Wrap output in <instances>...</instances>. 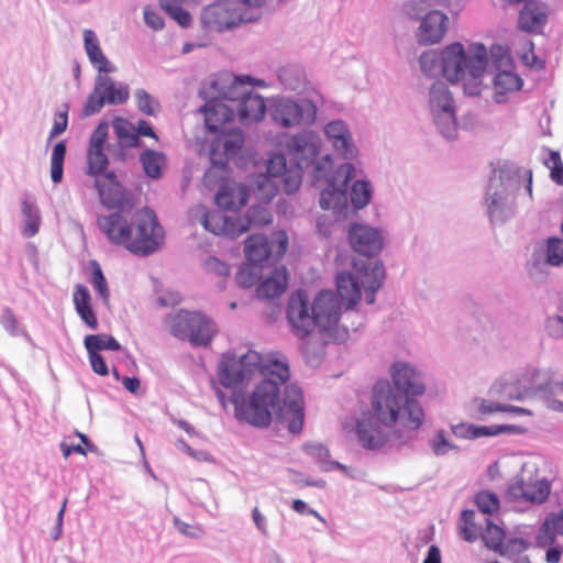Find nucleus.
<instances>
[{
	"instance_id": "obj_1",
	"label": "nucleus",
	"mask_w": 563,
	"mask_h": 563,
	"mask_svg": "<svg viewBox=\"0 0 563 563\" xmlns=\"http://www.w3.org/2000/svg\"><path fill=\"white\" fill-rule=\"evenodd\" d=\"M289 375L286 362L264 361L253 350L242 355L223 354L218 363L219 383L231 390L230 401L239 419L263 428L275 417L291 433H299L303 426L301 389L290 384L280 398V387Z\"/></svg>"
},
{
	"instance_id": "obj_2",
	"label": "nucleus",
	"mask_w": 563,
	"mask_h": 563,
	"mask_svg": "<svg viewBox=\"0 0 563 563\" xmlns=\"http://www.w3.org/2000/svg\"><path fill=\"white\" fill-rule=\"evenodd\" d=\"M424 412L420 402L402 395L388 382H379L373 389L371 409L356 420L358 443L367 450L383 448L390 435L417 431L423 423Z\"/></svg>"
},
{
	"instance_id": "obj_3",
	"label": "nucleus",
	"mask_w": 563,
	"mask_h": 563,
	"mask_svg": "<svg viewBox=\"0 0 563 563\" xmlns=\"http://www.w3.org/2000/svg\"><path fill=\"white\" fill-rule=\"evenodd\" d=\"M349 242L352 249L367 258L376 256L384 247V235L380 229L355 223L349 230ZM354 273H340L336 276V288L346 311L358 303L362 289L368 305L374 303L375 292L382 287L385 272L380 261L367 260L353 263Z\"/></svg>"
},
{
	"instance_id": "obj_4",
	"label": "nucleus",
	"mask_w": 563,
	"mask_h": 563,
	"mask_svg": "<svg viewBox=\"0 0 563 563\" xmlns=\"http://www.w3.org/2000/svg\"><path fill=\"white\" fill-rule=\"evenodd\" d=\"M420 69L428 76L442 74L451 82H463L464 92L478 96L487 68V49L482 43L460 42L445 46L440 53L427 51L419 58Z\"/></svg>"
},
{
	"instance_id": "obj_5",
	"label": "nucleus",
	"mask_w": 563,
	"mask_h": 563,
	"mask_svg": "<svg viewBox=\"0 0 563 563\" xmlns=\"http://www.w3.org/2000/svg\"><path fill=\"white\" fill-rule=\"evenodd\" d=\"M98 225L110 242L137 255L152 254L164 243V230L148 208L135 212L132 223L122 213L114 212L99 217Z\"/></svg>"
},
{
	"instance_id": "obj_6",
	"label": "nucleus",
	"mask_w": 563,
	"mask_h": 563,
	"mask_svg": "<svg viewBox=\"0 0 563 563\" xmlns=\"http://www.w3.org/2000/svg\"><path fill=\"white\" fill-rule=\"evenodd\" d=\"M254 87L266 88L267 84L263 79L232 73H220L211 78V88L233 104L235 114L244 124L263 120L268 110L264 98L254 91Z\"/></svg>"
},
{
	"instance_id": "obj_7",
	"label": "nucleus",
	"mask_w": 563,
	"mask_h": 563,
	"mask_svg": "<svg viewBox=\"0 0 563 563\" xmlns=\"http://www.w3.org/2000/svg\"><path fill=\"white\" fill-rule=\"evenodd\" d=\"M323 141L313 130H302L286 134L282 143V151L295 165L299 173H308L316 180H328L333 170V157L323 153Z\"/></svg>"
},
{
	"instance_id": "obj_8",
	"label": "nucleus",
	"mask_w": 563,
	"mask_h": 563,
	"mask_svg": "<svg viewBox=\"0 0 563 563\" xmlns=\"http://www.w3.org/2000/svg\"><path fill=\"white\" fill-rule=\"evenodd\" d=\"M167 331L180 340H187L194 346H207L218 332L216 323L199 311L180 310L165 319Z\"/></svg>"
},
{
	"instance_id": "obj_9",
	"label": "nucleus",
	"mask_w": 563,
	"mask_h": 563,
	"mask_svg": "<svg viewBox=\"0 0 563 563\" xmlns=\"http://www.w3.org/2000/svg\"><path fill=\"white\" fill-rule=\"evenodd\" d=\"M427 109L437 130L446 140L457 137L456 106L451 90L444 81H434L427 97Z\"/></svg>"
},
{
	"instance_id": "obj_10",
	"label": "nucleus",
	"mask_w": 563,
	"mask_h": 563,
	"mask_svg": "<svg viewBox=\"0 0 563 563\" xmlns=\"http://www.w3.org/2000/svg\"><path fill=\"white\" fill-rule=\"evenodd\" d=\"M318 108L308 98L294 99L277 96L268 102V114L272 121L283 129H295L312 125L317 120Z\"/></svg>"
},
{
	"instance_id": "obj_11",
	"label": "nucleus",
	"mask_w": 563,
	"mask_h": 563,
	"mask_svg": "<svg viewBox=\"0 0 563 563\" xmlns=\"http://www.w3.org/2000/svg\"><path fill=\"white\" fill-rule=\"evenodd\" d=\"M550 482L539 474L537 464L527 462L512 478L506 489V496L512 501L542 504L550 495Z\"/></svg>"
},
{
	"instance_id": "obj_12",
	"label": "nucleus",
	"mask_w": 563,
	"mask_h": 563,
	"mask_svg": "<svg viewBox=\"0 0 563 563\" xmlns=\"http://www.w3.org/2000/svg\"><path fill=\"white\" fill-rule=\"evenodd\" d=\"M355 177V167L351 163L340 165L322 190L319 205L323 210H332L336 219L344 218L349 210L347 184Z\"/></svg>"
},
{
	"instance_id": "obj_13",
	"label": "nucleus",
	"mask_w": 563,
	"mask_h": 563,
	"mask_svg": "<svg viewBox=\"0 0 563 563\" xmlns=\"http://www.w3.org/2000/svg\"><path fill=\"white\" fill-rule=\"evenodd\" d=\"M515 184L501 175L490 177L484 205L492 221L504 222L512 216L515 203Z\"/></svg>"
},
{
	"instance_id": "obj_14",
	"label": "nucleus",
	"mask_w": 563,
	"mask_h": 563,
	"mask_svg": "<svg viewBox=\"0 0 563 563\" xmlns=\"http://www.w3.org/2000/svg\"><path fill=\"white\" fill-rule=\"evenodd\" d=\"M130 88L124 82L114 81L107 74L96 77L93 90L87 97L82 114L90 117L99 112L104 104H123L129 100Z\"/></svg>"
},
{
	"instance_id": "obj_15",
	"label": "nucleus",
	"mask_w": 563,
	"mask_h": 563,
	"mask_svg": "<svg viewBox=\"0 0 563 563\" xmlns=\"http://www.w3.org/2000/svg\"><path fill=\"white\" fill-rule=\"evenodd\" d=\"M492 63L499 71L493 79L494 100L503 103L508 93L518 91L522 86V79L508 69L511 58L508 52L500 45H494L487 52V65Z\"/></svg>"
},
{
	"instance_id": "obj_16",
	"label": "nucleus",
	"mask_w": 563,
	"mask_h": 563,
	"mask_svg": "<svg viewBox=\"0 0 563 563\" xmlns=\"http://www.w3.org/2000/svg\"><path fill=\"white\" fill-rule=\"evenodd\" d=\"M563 233V221H562ZM563 266V239L549 236L540 239L532 244L528 260V272L530 276H540L548 273L550 267Z\"/></svg>"
},
{
	"instance_id": "obj_17",
	"label": "nucleus",
	"mask_w": 563,
	"mask_h": 563,
	"mask_svg": "<svg viewBox=\"0 0 563 563\" xmlns=\"http://www.w3.org/2000/svg\"><path fill=\"white\" fill-rule=\"evenodd\" d=\"M316 329L327 338L336 339L340 329L341 302L331 290L320 291L312 301Z\"/></svg>"
},
{
	"instance_id": "obj_18",
	"label": "nucleus",
	"mask_w": 563,
	"mask_h": 563,
	"mask_svg": "<svg viewBox=\"0 0 563 563\" xmlns=\"http://www.w3.org/2000/svg\"><path fill=\"white\" fill-rule=\"evenodd\" d=\"M286 317L292 333L300 339L317 330L312 302L302 290H298L289 297Z\"/></svg>"
},
{
	"instance_id": "obj_19",
	"label": "nucleus",
	"mask_w": 563,
	"mask_h": 563,
	"mask_svg": "<svg viewBox=\"0 0 563 563\" xmlns=\"http://www.w3.org/2000/svg\"><path fill=\"white\" fill-rule=\"evenodd\" d=\"M389 375L393 388L415 399L426 393V384L421 372L406 361H396L390 365Z\"/></svg>"
},
{
	"instance_id": "obj_20",
	"label": "nucleus",
	"mask_w": 563,
	"mask_h": 563,
	"mask_svg": "<svg viewBox=\"0 0 563 563\" xmlns=\"http://www.w3.org/2000/svg\"><path fill=\"white\" fill-rule=\"evenodd\" d=\"M200 216V224L216 235L234 239L247 231V222H239L236 214H227L221 210L205 211L202 207L196 209Z\"/></svg>"
},
{
	"instance_id": "obj_21",
	"label": "nucleus",
	"mask_w": 563,
	"mask_h": 563,
	"mask_svg": "<svg viewBox=\"0 0 563 563\" xmlns=\"http://www.w3.org/2000/svg\"><path fill=\"white\" fill-rule=\"evenodd\" d=\"M288 238L284 231L275 234L273 241L268 242L264 235L254 234L250 236L245 244V254L253 264L267 261L269 257L275 260L282 257L287 251Z\"/></svg>"
},
{
	"instance_id": "obj_22",
	"label": "nucleus",
	"mask_w": 563,
	"mask_h": 563,
	"mask_svg": "<svg viewBox=\"0 0 563 563\" xmlns=\"http://www.w3.org/2000/svg\"><path fill=\"white\" fill-rule=\"evenodd\" d=\"M322 131L325 140L339 157L347 161L357 158L358 148L349 125L343 120L329 121L324 124Z\"/></svg>"
},
{
	"instance_id": "obj_23",
	"label": "nucleus",
	"mask_w": 563,
	"mask_h": 563,
	"mask_svg": "<svg viewBox=\"0 0 563 563\" xmlns=\"http://www.w3.org/2000/svg\"><path fill=\"white\" fill-rule=\"evenodd\" d=\"M412 20L420 21L416 37L422 45L440 43L449 27V18L440 10H426L419 18Z\"/></svg>"
},
{
	"instance_id": "obj_24",
	"label": "nucleus",
	"mask_w": 563,
	"mask_h": 563,
	"mask_svg": "<svg viewBox=\"0 0 563 563\" xmlns=\"http://www.w3.org/2000/svg\"><path fill=\"white\" fill-rule=\"evenodd\" d=\"M211 142L210 159L214 166L224 167L227 161L233 157L244 143V137L239 129H222Z\"/></svg>"
},
{
	"instance_id": "obj_25",
	"label": "nucleus",
	"mask_w": 563,
	"mask_h": 563,
	"mask_svg": "<svg viewBox=\"0 0 563 563\" xmlns=\"http://www.w3.org/2000/svg\"><path fill=\"white\" fill-rule=\"evenodd\" d=\"M109 125L100 122L89 139L87 151L88 175L100 177L106 172L109 161L104 154V144L108 139Z\"/></svg>"
},
{
	"instance_id": "obj_26",
	"label": "nucleus",
	"mask_w": 563,
	"mask_h": 563,
	"mask_svg": "<svg viewBox=\"0 0 563 563\" xmlns=\"http://www.w3.org/2000/svg\"><path fill=\"white\" fill-rule=\"evenodd\" d=\"M210 95L212 98L201 109L205 114L206 126L210 132H218L225 129V124L230 123L235 117L233 104L225 103V99L220 97L211 88L209 82Z\"/></svg>"
},
{
	"instance_id": "obj_27",
	"label": "nucleus",
	"mask_w": 563,
	"mask_h": 563,
	"mask_svg": "<svg viewBox=\"0 0 563 563\" xmlns=\"http://www.w3.org/2000/svg\"><path fill=\"white\" fill-rule=\"evenodd\" d=\"M95 187L98 190L100 201L103 206L111 209H122L124 207L125 191L117 180L113 172H108L102 177H97Z\"/></svg>"
},
{
	"instance_id": "obj_28",
	"label": "nucleus",
	"mask_w": 563,
	"mask_h": 563,
	"mask_svg": "<svg viewBox=\"0 0 563 563\" xmlns=\"http://www.w3.org/2000/svg\"><path fill=\"white\" fill-rule=\"evenodd\" d=\"M519 428L512 424H498V426H475L472 423H456L451 426L453 435L460 439H478L483 437H494L500 433H512Z\"/></svg>"
},
{
	"instance_id": "obj_29",
	"label": "nucleus",
	"mask_w": 563,
	"mask_h": 563,
	"mask_svg": "<svg viewBox=\"0 0 563 563\" xmlns=\"http://www.w3.org/2000/svg\"><path fill=\"white\" fill-rule=\"evenodd\" d=\"M84 47L89 62L99 71V74L117 71V66L103 54L99 40L93 31L88 29L84 31Z\"/></svg>"
},
{
	"instance_id": "obj_30",
	"label": "nucleus",
	"mask_w": 563,
	"mask_h": 563,
	"mask_svg": "<svg viewBox=\"0 0 563 563\" xmlns=\"http://www.w3.org/2000/svg\"><path fill=\"white\" fill-rule=\"evenodd\" d=\"M249 192L244 185L225 183L216 195V203L225 210H235L246 203Z\"/></svg>"
},
{
	"instance_id": "obj_31",
	"label": "nucleus",
	"mask_w": 563,
	"mask_h": 563,
	"mask_svg": "<svg viewBox=\"0 0 563 563\" xmlns=\"http://www.w3.org/2000/svg\"><path fill=\"white\" fill-rule=\"evenodd\" d=\"M288 157L283 152L282 154H274L269 157L266 165V170L271 177H284L285 190L287 192L295 191L301 181L300 173H288L286 161Z\"/></svg>"
},
{
	"instance_id": "obj_32",
	"label": "nucleus",
	"mask_w": 563,
	"mask_h": 563,
	"mask_svg": "<svg viewBox=\"0 0 563 563\" xmlns=\"http://www.w3.org/2000/svg\"><path fill=\"white\" fill-rule=\"evenodd\" d=\"M537 543L541 548L553 543L563 544V511L547 517L537 536Z\"/></svg>"
},
{
	"instance_id": "obj_33",
	"label": "nucleus",
	"mask_w": 563,
	"mask_h": 563,
	"mask_svg": "<svg viewBox=\"0 0 563 563\" xmlns=\"http://www.w3.org/2000/svg\"><path fill=\"white\" fill-rule=\"evenodd\" d=\"M287 284L286 268L284 266L276 267L258 286L257 296L267 299L278 297L286 290Z\"/></svg>"
},
{
	"instance_id": "obj_34",
	"label": "nucleus",
	"mask_w": 563,
	"mask_h": 563,
	"mask_svg": "<svg viewBox=\"0 0 563 563\" xmlns=\"http://www.w3.org/2000/svg\"><path fill=\"white\" fill-rule=\"evenodd\" d=\"M73 301L76 312L80 319L92 330L98 328V320L91 308V296L88 288L84 285H76Z\"/></svg>"
},
{
	"instance_id": "obj_35",
	"label": "nucleus",
	"mask_w": 563,
	"mask_h": 563,
	"mask_svg": "<svg viewBox=\"0 0 563 563\" xmlns=\"http://www.w3.org/2000/svg\"><path fill=\"white\" fill-rule=\"evenodd\" d=\"M305 452L312 457L323 472H330L332 470H340L346 475L354 477L351 473L350 467L340 462L332 461L330 459V451L321 443H310L305 445Z\"/></svg>"
},
{
	"instance_id": "obj_36",
	"label": "nucleus",
	"mask_w": 563,
	"mask_h": 563,
	"mask_svg": "<svg viewBox=\"0 0 563 563\" xmlns=\"http://www.w3.org/2000/svg\"><path fill=\"white\" fill-rule=\"evenodd\" d=\"M547 21V10L543 4L529 1L525 4L519 15V26L525 31H536Z\"/></svg>"
},
{
	"instance_id": "obj_37",
	"label": "nucleus",
	"mask_w": 563,
	"mask_h": 563,
	"mask_svg": "<svg viewBox=\"0 0 563 563\" xmlns=\"http://www.w3.org/2000/svg\"><path fill=\"white\" fill-rule=\"evenodd\" d=\"M21 233L24 238L29 239L36 235L40 231L42 223V216L38 207L29 199L21 202Z\"/></svg>"
},
{
	"instance_id": "obj_38",
	"label": "nucleus",
	"mask_w": 563,
	"mask_h": 563,
	"mask_svg": "<svg viewBox=\"0 0 563 563\" xmlns=\"http://www.w3.org/2000/svg\"><path fill=\"white\" fill-rule=\"evenodd\" d=\"M277 77L279 84L289 91H300L307 84L305 70L296 65L280 67Z\"/></svg>"
},
{
	"instance_id": "obj_39",
	"label": "nucleus",
	"mask_w": 563,
	"mask_h": 563,
	"mask_svg": "<svg viewBox=\"0 0 563 563\" xmlns=\"http://www.w3.org/2000/svg\"><path fill=\"white\" fill-rule=\"evenodd\" d=\"M202 24L213 31H221L230 25L228 10L221 3L206 7L201 12Z\"/></svg>"
},
{
	"instance_id": "obj_40",
	"label": "nucleus",
	"mask_w": 563,
	"mask_h": 563,
	"mask_svg": "<svg viewBox=\"0 0 563 563\" xmlns=\"http://www.w3.org/2000/svg\"><path fill=\"white\" fill-rule=\"evenodd\" d=\"M144 173L152 179H158L167 166V159L164 153L154 150H145L140 155Z\"/></svg>"
},
{
	"instance_id": "obj_41",
	"label": "nucleus",
	"mask_w": 563,
	"mask_h": 563,
	"mask_svg": "<svg viewBox=\"0 0 563 563\" xmlns=\"http://www.w3.org/2000/svg\"><path fill=\"white\" fill-rule=\"evenodd\" d=\"M112 126L121 146H139V139L137 133L135 131V125L130 123L128 120L117 118L113 121Z\"/></svg>"
},
{
	"instance_id": "obj_42",
	"label": "nucleus",
	"mask_w": 563,
	"mask_h": 563,
	"mask_svg": "<svg viewBox=\"0 0 563 563\" xmlns=\"http://www.w3.org/2000/svg\"><path fill=\"white\" fill-rule=\"evenodd\" d=\"M459 530L461 537L467 542H474L482 533V526L476 521L474 510H464L461 515Z\"/></svg>"
},
{
	"instance_id": "obj_43",
	"label": "nucleus",
	"mask_w": 563,
	"mask_h": 563,
	"mask_svg": "<svg viewBox=\"0 0 563 563\" xmlns=\"http://www.w3.org/2000/svg\"><path fill=\"white\" fill-rule=\"evenodd\" d=\"M84 344L87 351H93L97 353L102 350H121V344L112 335L106 333L86 335Z\"/></svg>"
},
{
	"instance_id": "obj_44",
	"label": "nucleus",
	"mask_w": 563,
	"mask_h": 563,
	"mask_svg": "<svg viewBox=\"0 0 563 563\" xmlns=\"http://www.w3.org/2000/svg\"><path fill=\"white\" fill-rule=\"evenodd\" d=\"M451 0H409L402 5V12L409 19L419 18L426 10L433 7L450 4Z\"/></svg>"
},
{
	"instance_id": "obj_45",
	"label": "nucleus",
	"mask_w": 563,
	"mask_h": 563,
	"mask_svg": "<svg viewBox=\"0 0 563 563\" xmlns=\"http://www.w3.org/2000/svg\"><path fill=\"white\" fill-rule=\"evenodd\" d=\"M485 523L486 528L481 533L482 539L487 548L498 553V551H501L504 544V530L487 518L485 519Z\"/></svg>"
},
{
	"instance_id": "obj_46",
	"label": "nucleus",
	"mask_w": 563,
	"mask_h": 563,
	"mask_svg": "<svg viewBox=\"0 0 563 563\" xmlns=\"http://www.w3.org/2000/svg\"><path fill=\"white\" fill-rule=\"evenodd\" d=\"M429 446L435 456H444L450 452H459L460 446L453 443L444 430H438L429 440Z\"/></svg>"
},
{
	"instance_id": "obj_47",
	"label": "nucleus",
	"mask_w": 563,
	"mask_h": 563,
	"mask_svg": "<svg viewBox=\"0 0 563 563\" xmlns=\"http://www.w3.org/2000/svg\"><path fill=\"white\" fill-rule=\"evenodd\" d=\"M66 155V145L58 142L54 145L51 156V178L54 184H58L63 179V164Z\"/></svg>"
},
{
	"instance_id": "obj_48",
	"label": "nucleus",
	"mask_w": 563,
	"mask_h": 563,
	"mask_svg": "<svg viewBox=\"0 0 563 563\" xmlns=\"http://www.w3.org/2000/svg\"><path fill=\"white\" fill-rule=\"evenodd\" d=\"M372 198V187L366 180H356L351 190V201L355 209L367 206Z\"/></svg>"
},
{
	"instance_id": "obj_49",
	"label": "nucleus",
	"mask_w": 563,
	"mask_h": 563,
	"mask_svg": "<svg viewBox=\"0 0 563 563\" xmlns=\"http://www.w3.org/2000/svg\"><path fill=\"white\" fill-rule=\"evenodd\" d=\"M173 525L178 533L189 539L198 540L203 538L206 534V530L200 523L195 521L187 522L178 516L173 518Z\"/></svg>"
},
{
	"instance_id": "obj_50",
	"label": "nucleus",
	"mask_w": 563,
	"mask_h": 563,
	"mask_svg": "<svg viewBox=\"0 0 563 563\" xmlns=\"http://www.w3.org/2000/svg\"><path fill=\"white\" fill-rule=\"evenodd\" d=\"M137 109L146 115L156 117L159 111V102L144 89L134 91Z\"/></svg>"
},
{
	"instance_id": "obj_51",
	"label": "nucleus",
	"mask_w": 563,
	"mask_h": 563,
	"mask_svg": "<svg viewBox=\"0 0 563 563\" xmlns=\"http://www.w3.org/2000/svg\"><path fill=\"white\" fill-rule=\"evenodd\" d=\"M272 220L271 213L264 207L256 206L252 207L245 218L239 217V222H247V230L252 225H263L269 223Z\"/></svg>"
},
{
	"instance_id": "obj_52",
	"label": "nucleus",
	"mask_w": 563,
	"mask_h": 563,
	"mask_svg": "<svg viewBox=\"0 0 563 563\" xmlns=\"http://www.w3.org/2000/svg\"><path fill=\"white\" fill-rule=\"evenodd\" d=\"M475 503L484 515L493 514L499 508V498L495 493L484 490L476 495Z\"/></svg>"
},
{
	"instance_id": "obj_53",
	"label": "nucleus",
	"mask_w": 563,
	"mask_h": 563,
	"mask_svg": "<svg viewBox=\"0 0 563 563\" xmlns=\"http://www.w3.org/2000/svg\"><path fill=\"white\" fill-rule=\"evenodd\" d=\"M91 285L93 289L99 294L106 305L110 301V291L106 277L100 266L95 262L92 267Z\"/></svg>"
},
{
	"instance_id": "obj_54",
	"label": "nucleus",
	"mask_w": 563,
	"mask_h": 563,
	"mask_svg": "<svg viewBox=\"0 0 563 563\" xmlns=\"http://www.w3.org/2000/svg\"><path fill=\"white\" fill-rule=\"evenodd\" d=\"M260 277V269L255 264H247L240 267L236 274V283L242 288L252 287Z\"/></svg>"
},
{
	"instance_id": "obj_55",
	"label": "nucleus",
	"mask_w": 563,
	"mask_h": 563,
	"mask_svg": "<svg viewBox=\"0 0 563 563\" xmlns=\"http://www.w3.org/2000/svg\"><path fill=\"white\" fill-rule=\"evenodd\" d=\"M528 548L529 542L527 540L522 538H512L503 544L501 551H498V553L516 561L518 560L517 556H519Z\"/></svg>"
},
{
	"instance_id": "obj_56",
	"label": "nucleus",
	"mask_w": 563,
	"mask_h": 563,
	"mask_svg": "<svg viewBox=\"0 0 563 563\" xmlns=\"http://www.w3.org/2000/svg\"><path fill=\"white\" fill-rule=\"evenodd\" d=\"M544 164L551 170L552 180L559 185H563V164L560 154L551 151Z\"/></svg>"
},
{
	"instance_id": "obj_57",
	"label": "nucleus",
	"mask_w": 563,
	"mask_h": 563,
	"mask_svg": "<svg viewBox=\"0 0 563 563\" xmlns=\"http://www.w3.org/2000/svg\"><path fill=\"white\" fill-rule=\"evenodd\" d=\"M205 271L208 274L219 277H228L230 274L229 266L217 257L210 256L205 261Z\"/></svg>"
},
{
	"instance_id": "obj_58",
	"label": "nucleus",
	"mask_w": 563,
	"mask_h": 563,
	"mask_svg": "<svg viewBox=\"0 0 563 563\" xmlns=\"http://www.w3.org/2000/svg\"><path fill=\"white\" fill-rule=\"evenodd\" d=\"M0 323L3 329L12 336H16L21 333V330L18 325V320L10 309H5L2 312L0 317Z\"/></svg>"
},
{
	"instance_id": "obj_59",
	"label": "nucleus",
	"mask_w": 563,
	"mask_h": 563,
	"mask_svg": "<svg viewBox=\"0 0 563 563\" xmlns=\"http://www.w3.org/2000/svg\"><path fill=\"white\" fill-rule=\"evenodd\" d=\"M545 330L548 334L554 339L563 338V317L551 316L545 321Z\"/></svg>"
},
{
	"instance_id": "obj_60",
	"label": "nucleus",
	"mask_w": 563,
	"mask_h": 563,
	"mask_svg": "<svg viewBox=\"0 0 563 563\" xmlns=\"http://www.w3.org/2000/svg\"><path fill=\"white\" fill-rule=\"evenodd\" d=\"M252 521L256 530L263 536L268 537V520L267 517L260 510L258 507H254L251 512Z\"/></svg>"
},
{
	"instance_id": "obj_61",
	"label": "nucleus",
	"mask_w": 563,
	"mask_h": 563,
	"mask_svg": "<svg viewBox=\"0 0 563 563\" xmlns=\"http://www.w3.org/2000/svg\"><path fill=\"white\" fill-rule=\"evenodd\" d=\"M89 354V361L92 367V371L101 376H107L109 374V368L106 364L104 358L97 352L87 351Z\"/></svg>"
},
{
	"instance_id": "obj_62",
	"label": "nucleus",
	"mask_w": 563,
	"mask_h": 563,
	"mask_svg": "<svg viewBox=\"0 0 563 563\" xmlns=\"http://www.w3.org/2000/svg\"><path fill=\"white\" fill-rule=\"evenodd\" d=\"M541 375V371L534 367H529L525 369L522 373L521 382L523 384L525 391L530 388H533L540 384L539 377Z\"/></svg>"
},
{
	"instance_id": "obj_63",
	"label": "nucleus",
	"mask_w": 563,
	"mask_h": 563,
	"mask_svg": "<svg viewBox=\"0 0 563 563\" xmlns=\"http://www.w3.org/2000/svg\"><path fill=\"white\" fill-rule=\"evenodd\" d=\"M144 21L146 25L155 31L164 27V20L159 13L148 7L144 9Z\"/></svg>"
},
{
	"instance_id": "obj_64",
	"label": "nucleus",
	"mask_w": 563,
	"mask_h": 563,
	"mask_svg": "<svg viewBox=\"0 0 563 563\" xmlns=\"http://www.w3.org/2000/svg\"><path fill=\"white\" fill-rule=\"evenodd\" d=\"M67 109L65 111L57 112L55 115L54 124L49 133V139H54L62 134L67 128Z\"/></svg>"
}]
</instances>
